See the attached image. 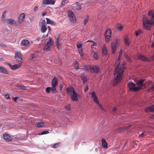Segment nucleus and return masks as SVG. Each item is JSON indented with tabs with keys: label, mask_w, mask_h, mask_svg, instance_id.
I'll return each mask as SVG.
<instances>
[{
	"label": "nucleus",
	"mask_w": 154,
	"mask_h": 154,
	"mask_svg": "<svg viewBox=\"0 0 154 154\" xmlns=\"http://www.w3.org/2000/svg\"><path fill=\"white\" fill-rule=\"evenodd\" d=\"M44 125L43 122H40L37 124V126L38 128L42 127H44Z\"/></svg>",
	"instance_id": "2f4dec72"
},
{
	"label": "nucleus",
	"mask_w": 154,
	"mask_h": 154,
	"mask_svg": "<svg viewBox=\"0 0 154 154\" xmlns=\"http://www.w3.org/2000/svg\"><path fill=\"white\" fill-rule=\"evenodd\" d=\"M148 90L150 92L153 91H154V84L152 85L151 87H149Z\"/></svg>",
	"instance_id": "72a5a7b5"
},
{
	"label": "nucleus",
	"mask_w": 154,
	"mask_h": 154,
	"mask_svg": "<svg viewBox=\"0 0 154 154\" xmlns=\"http://www.w3.org/2000/svg\"><path fill=\"white\" fill-rule=\"evenodd\" d=\"M77 93H76L75 92H74L71 95V100L73 101H77L78 100V98L77 97Z\"/></svg>",
	"instance_id": "ddd939ff"
},
{
	"label": "nucleus",
	"mask_w": 154,
	"mask_h": 154,
	"mask_svg": "<svg viewBox=\"0 0 154 154\" xmlns=\"http://www.w3.org/2000/svg\"><path fill=\"white\" fill-rule=\"evenodd\" d=\"M92 67V66H85V68L86 70H87L89 71H90L91 72Z\"/></svg>",
	"instance_id": "473e14b6"
},
{
	"label": "nucleus",
	"mask_w": 154,
	"mask_h": 154,
	"mask_svg": "<svg viewBox=\"0 0 154 154\" xmlns=\"http://www.w3.org/2000/svg\"><path fill=\"white\" fill-rule=\"evenodd\" d=\"M97 104L98 105V106L101 109V110L104 111H105V109H104V108L101 105V104L99 103H98V104Z\"/></svg>",
	"instance_id": "de8ad7c7"
},
{
	"label": "nucleus",
	"mask_w": 154,
	"mask_h": 154,
	"mask_svg": "<svg viewBox=\"0 0 154 154\" xmlns=\"http://www.w3.org/2000/svg\"><path fill=\"white\" fill-rule=\"evenodd\" d=\"M79 53L81 56L82 57L83 55V50L82 48L79 49L78 50Z\"/></svg>",
	"instance_id": "79ce46f5"
},
{
	"label": "nucleus",
	"mask_w": 154,
	"mask_h": 154,
	"mask_svg": "<svg viewBox=\"0 0 154 154\" xmlns=\"http://www.w3.org/2000/svg\"><path fill=\"white\" fill-rule=\"evenodd\" d=\"M81 79L84 83L87 82V79L86 75L85 73H83L82 75Z\"/></svg>",
	"instance_id": "a878e982"
},
{
	"label": "nucleus",
	"mask_w": 154,
	"mask_h": 154,
	"mask_svg": "<svg viewBox=\"0 0 154 154\" xmlns=\"http://www.w3.org/2000/svg\"><path fill=\"white\" fill-rule=\"evenodd\" d=\"M89 20L88 19V18H86L84 21V24L85 25L88 22Z\"/></svg>",
	"instance_id": "6e6d98bb"
},
{
	"label": "nucleus",
	"mask_w": 154,
	"mask_h": 154,
	"mask_svg": "<svg viewBox=\"0 0 154 154\" xmlns=\"http://www.w3.org/2000/svg\"><path fill=\"white\" fill-rule=\"evenodd\" d=\"M75 68L77 70L79 69V66L78 63L76 61L74 63Z\"/></svg>",
	"instance_id": "a19ab883"
},
{
	"label": "nucleus",
	"mask_w": 154,
	"mask_h": 154,
	"mask_svg": "<svg viewBox=\"0 0 154 154\" xmlns=\"http://www.w3.org/2000/svg\"><path fill=\"white\" fill-rule=\"evenodd\" d=\"M38 9V8L37 6H35L34 9V11H36Z\"/></svg>",
	"instance_id": "69168bd1"
},
{
	"label": "nucleus",
	"mask_w": 154,
	"mask_h": 154,
	"mask_svg": "<svg viewBox=\"0 0 154 154\" xmlns=\"http://www.w3.org/2000/svg\"><path fill=\"white\" fill-rule=\"evenodd\" d=\"M53 45L52 43V39L50 38L44 46V47L43 50L44 51H48L49 50L50 47Z\"/></svg>",
	"instance_id": "20e7f679"
},
{
	"label": "nucleus",
	"mask_w": 154,
	"mask_h": 154,
	"mask_svg": "<svg viewBox=\"0 0 154 154\" xmlns=\"http://www.w3.org/2000/svg\"><path fill=\"white\" fill-rule=\"evenodd\" d=\"M101 143L102 146L104 148H106L107 147V143L105 140L104 139H102L101 140Z\"/></svg>",
	"instance_id": "5701e85b"
},
{
	"label": "nucleus",
	"mask_w": 154,
	"mask_h": 154,
	"mask_svg": "<svg viewBox=\"0 0 154 154\" xmlns=\"http://www.w3.org/2000/svg\"><path fill=\"white\" fill-rule=\"evenodd\" d=\"M4 139L7 141L10 142L12 140V138L6 133H4L3 135Z\"/></svg>",
	"instance_id": "6e6552de"
},
{
	"label": "nucleus",
	"mask_w": 154,
	"mask_h": 154,
	"mask_svg": "<svg viewBox=\"0 0 154 154\" xmlns=\"http://www.w3.org/2000/svg\"><path fill=\"white\" fill-rule=\"evenodd\" d=\"M127 128L125 127H121L118 128V130L121 131H123L125 130Z\"/></svg>",
	"instance_id": "ea45409f"
},
{
	"label": "nucleus",
	"mask_w": 154,
	"mask_h": 154,
	"mask_svg": "<svg viewBox=\"0 0 154 154\" xmlns=\"http://www.w3.org/2000/svg\"><path fill=\"white\" fill-rule=\"evenodd\" d=\"M5 97L7 99H9L10 98V95L8 94H5Z\"/></svg>",
	"instance_id": "864d4df0"
},
{
	"label": "nucleus",
	"mask_w": 154,
	"mask_h": 154,
	"mask_svg": "<svg viewBox=\"0 0 154 154\" xmlns=\"http://www.w3.org/2000/svg\"><path fill=\"white\" fill-rule=\"evenodd\" d=\"M18 98L17 97H13V98H12V100H14V101L15 102H17V99Z\"/></svg>",
	"instance_id": "680f3d73"
},
{
	"label": "nucleus",
	"mask_w": 154,
	"mask_h": 154,
	"mask_svg": "<svg viewBox=\"0 0 154 154\" xmlns=\"http://www.w3.org/2000/svg\"><path fill=\"white\" fill-rule=\"evenodd\" d=\"M151 24L153 25L154 26V19H152L151 18Z\"/></svg>",
	"instance_id": "052dcab7"
},
{
	"label": "nucleus",
	"mask_w": 154,
	"mask_h": 154,
	"mask_svg": "<svg viewBox=\"0 0 154 154\" xmlns=\"http://www.w3.org/2000/svg\"><path fill=\"white\" fill-rule=\"evenodd\" d=\"M55 87L56 86H52L51 88V90L52 92L54 93H56V90Z\"/></svg>",
	"instance_id": "f704fd0d"
},
{
	"label": "nucleus",
	"mask_w": 154,
	"mask_h": 154,
	"mask_svg": "<svg viewBox=\"0 0 154 154\" xmlns=\"http://www.w3.org/2000/svg\"><path fill=\"white\" fill-rule=\"evenodd\" d=\"M47 23L50 24L52 25H54L56 24L55 23L53 20H51L50 19L46 18Z\"/></svg>",
	"instance_id": "393cba45"
},
{
	"label": "nucleus",
	"mask_w": 154,
	"mask_h": 154,
	"mask_svg": "<svg viewBox=\"0 0 154 154\" xmlns=\"http://www.w3.org/2000/svg\"><path fill=\"white\" fill-rule=\"evenodd\" d=\"M60 40V36L58 35L56 38L55 41L56 44L57 46V48L58 49H60L61 45H60L59 42Z\"/></svg>",
	"instance_id": "f3484780"
},
{
	"label": "nucleus",
	"mask_w": 154,
	"mask_h": 154,
	"mask_svg": "<svg viewBox=\"0 0 154 154\" xmlns=\"http://www.w3.org/2000/svg\"><path fill=\"white\" fill-rule=\"evenodd\" d=\"M148 16L151 17L152 19H154V13L152 11H150L148 12Z\"/></svg>",
	"instance_id": "bb28decb"
},
{
	"label": "nucleus",
	"mask_w": 154,
	"mask_h": 154,
	"mask_svg": "<svg viewBox=\"0 0 154 154\" xmlns=\"http://www.w3.org/2000/svg\"><path fill=\"white\" fill-rule=\"evenodd\" d=\"M150 19H151V18ZM143 28L147 30H150L151 29V25H152L151 24V20H149L147 18H145V19L144 17L143 18Z\"/></svg>",
	"instance_id": "7ed1b4c3"
},
{
	"label": "nucleus",
	"mask_w": 154,
	"mask_h": 154,
	"mask_svg": "<svg viewBox=\"0 0 154 154\" xmlns=\"http://www.w3.org/2000/svg\"><path fill=\"white\" fill-rule=\"evenodd\" d=\"M15 57L21 60L22 59L20 53L18 52H16L15 54Z\"/></svg>",
	"instance_id": "c85d7f7f"
},
{
	"label": "nucleus",
	"mask_w": 154,
	"mask_h": 154,
	"mask_svg": "<svg viewBox=\"0 0 154 154\" xmlns=\"http://www.w3.org/2000/svg\"><path fill=\"white\" fill-rule=\"evenodd\" d=\"M91 95V97L93 99L94 101L96 104H98L99 102L98 100V99L97 97L95 94V93L94 92H92L90 94Z\"/></svg>",
	"instance_id": "9d476101"
},
{
	"label": "nucleus",
	"mask_w": 154,
	"mask_h": 154,
	"mask_svg": "<svg viewBox=\"0 0 154 154\" xmlns=\"http://www.w3.org/2000/svg\"><path fill=\"white\" fill-rule=\"evenodd\" d=\"M145 111L146 112H152L154 111V105H152L151 106L147 107L145 109Z\"/></svg>",
	"instance_id": "a211bd4d"
},
{
	"label": "nucleus",
	"mask_w": 154,
	"mask_h": 154,
	"mask_svg": "<svg viewBox=\"0 0 154 154\" xmlns=\"http://www.w3.org/2000/svg\"><path fill=\"white\" fill-rule=\"evenodd\" d=\"M144 82V79H141L137 82L136 84L138 85V87H135L136 84L132 82H129L128 84V87L129 88V91H139L141 89L143 85Z\"/></svg>",
	"instance_id": "f03ea898"
},
{
	"label": "nucleus",
	"mask_w": 154,
	"mask_h": 154,
	"mask_svg": "<svg viewBox=\"0 0 154 154\" xmlns=\"http://www.w3.org/2000/svg\"><path fill=\"white\" fill-rule=\"evenodd\" d=\"M146 135V133L145 132H143L139 136L140 137H142Z\"/></svg>",
	"instance_id": "8fccbe9b"
},
{
	"label": "nucleus",
	"mask_w": 154,
	"mask_h": 154,
	"mask_svg": "<svg viewBox=\"0 0 154 154\" xmlns=\"http://www.w3.org/2000/svg\"><path fill=\"white\" fill-rule=\"evenodd\" d=\"M137 57L139 60L143 61L150 62L151 61L150 59L148 57H146L143 55L140 54L137 55Z\"/></svg>",
	"instance_id": "423d86ee"
},
{
	"label": "nucleus",
	"mask_w": 154,
	"mask_h": 154,
	"mask_svg": "<svg viewBox=\"0 0 154 154\" xmlns=\"http://www.w3.org/2000/svg\"><path fill=\"white\" fill-rule=\"evenodd\" d=\"M88 90V87L87 85H86L85 89V92H86Z\"/></svg>",
	"instance_id": "e2e57ef3"
},
{
	"label": "nucleus",
	"mask_w": 154,
	"mask_h": 154,
	"mask_svg": "<svg viewBox=\"0 0 154 154\" xmlns=\"http://www.w3.org/2000/svg\"><path fill=\"white\" fill-rule=\"evenodd\" d=\"M124 43L125 45L127 46H128L130 44V42L129 40V39L127 37H125L124 39Z\"/></svg>",
	"instance_id": "4be33fe9"
},
{
	"label": "nucleus",
	"mask_w": 154,
	"mask_h": 154,
	"mask_svg": "<svg viewBox=\"0 0 154 154\" xmlns=\"http://www.w3.org/2000/svg\"><path fill=\"white\" fill-rule=\"evenodd\" d=\"M25 14L24 13L20 14L18 18V21L20 23H21L24 20L25 17Z\"/></svg>",
	"instance_id": "1a4fd4ad"
},
{
	"label": "nucleus",
	"mask_w": 154,
	"mask_h": 154,
	"mask_svg": "<svg viewBox=\"0 0 154 154\" xmlns=\"http://www.w3.org/2000/svg\"><path fill=\"white\" fill-rule=\"evenodd\" d=\"M2 20L3 21L5 22V15H2Z\"/></svg>",
	"instance_id": "13d9d810"
},
{
	"label": "nucleus",
	"mask_w": 154,
	"mask_h": 154,
	"mask_svg": "<svg viewBox=\"0 0 154 154\" xmlns=\"http://www.w3.org/2000/svg\"><path fill=\"white\" fill-rule=\"evenodd\" d=\"M116 42H112L111 45L112 52L113 54H114L116 50Z\"/></svg>",
	"instance_id": "6ab92c4d"
},
{
	"label": "nucleus",
	"mask_w": 154,
	"mask_h": 154,
	"mask_svg": "<svg viewBox=\"0 0 154 154\" xmlns=\"http://www.w3.org/2000/svg\"><path fill=\"white\" fill-rule=\"evenodd\" d=\"M47 28L45 25H43L42 26L41 30L42 32H45L47 30Z\"/></svg>",
	"instance_id": "c756f323"
},
{
	"label": "nucleus",
	"mask_w": 154,
	"mask_h": 154,
	"mask_svg": "<svg viewBox=\"0 0 154 154\" xmlns=\"http://www.w3.org/2000/svg\"><path fill=\"white\" fill-rule=\"evenodd\" d=\"M0 72L5 74H8V72L6 69L4 67L0 66Z\"/></svg>",
	"instance_id": "412c9836"
},
{
	"label": "nucleus",
	"mask_w": 154,
	"mask_h": 154,
	"mask_svg": "<svg viewBox=\"0 0 154 154\" xmlns=\"http://www.w3.org/2000/svg\"><path fill=\"white\" fill-rule=\"evenodd\" d=\"M76 9L77 10H81V5H79L78 4H76Z\"/></svg>",
	"instance_id": "09e8293b"
},
{
	"label": "nucleus",
	"mask_w": 154,
	"mask_h": 154,
	"mask_svg": "<svg viewBox=\"0 0 154 154\" xmlns=\"http://www.w3.org/2000/svg\"><path fill=\"white\" fill-rule=\"evenodd\" d=\"M35 55L34 54H32L29 55L28 57V59L29 60H32L34 58Z\"/></svg>",
	"instance_id": "e433bc0d"
},
{
	"label": "nucleus",
	"mask_w": 154,
	"mask_h": 154,
	"mask_svg": "<svg viewBox=\"0 0 154 154\" xmlns=\"http://www.w3.org/2000/svg\"><path fill=\"white\" fill-rule=\"evenodd\" d=\"M116 28L117 29H118L119 30H122L123 29V27L122 26L119 24H118Z\"/></svg>",
	"instance_id": "4c0bfd02"
},
{
	"label": "nucleus",
	"mask_w": 154,
	"mask_h": 154,
	"mask_svg": "<svg viewBox=\"0 0 154 154\" xmlns=\"http://www.w3.org/2000/svg\"><path fill=\"white\" fill-rule=\"evenodd\" d=\"M67 93L71 95L73 94L74 92H75L74 89L72 87H69L67 88L66 89Z\"/></svg>",
	"instance_id": "f8f14e48"
},
{
	"label": "nucleus",
	"mask_w": 154,
	"mask_h": 154,
	"mask_svg": "<svg viewBox=\"0 0 154 154\" xmlns=\"http://www.w3.org/2000/svg\"><path fill=\"white\" fill-rule=\"evenodd\" d=\"M49 133V132L48 131H42L40 134L43 135V134H48Z\"/></svg>",
	"instance_id": "603ef678"
},
{
	"label": "nucleus",
	"mask_w": 154,
	"mask_h": 154,
	"mask_svg": "<svg viewBox=\"0 0 154 154\" xmlns=\"http://www.w3.org/2000/svg\"><path fill=\"white\" fill-rule=\"evenodd\" d=\"M99 69L98 67L95 66H92L91 72L97 73L99 72Z\"/></svg>",
	"instance_id": "2eb2a0df"
},
{
	"label": "nucleus",
	"mask_w": 154,
	"mask_h": 154,
	"mask_svg": "<svg viewBox=\"0 0 154 154\" xmlns=\"http://www.w3.org/2000/svg\"><path fill=\"white\" fill-rule=\"evenodd\" d=\"M21 65V64L20 63L19 64H15L13 65H12L11 68L12 70H15L16 69L19 68L20 67Z\"/></svg>",
	"instance_id": "b1692460"
},
{
	"label": "nucleus",
	"mask_w": 154,
	"mask_h": 154,
	"mask_svg": "<svg viewBox=\"0 0 154 154\" xmlns=\"http://www.w3.org/2000/svg\"><path fill=\"white\" fill-rule=\"evenodd\" d=\"M67 2V0H62L61 3V5L62 6H64L65 5V4Z\"/></svg>",
	"instance_id": "49530a36"
},
{
	"label": "nucleus",
	"mask_w": 154,
	"mask_h": 154,
	"mask_svg": "<svg viewBox=\"0 0 154 154\" xmlns=\"http://www.w3.org/2000/svg\"><path fill=\"white\" fill-rule=\"evenodd\" d=\"M18 88L20 89H22L23 90H26L27 89L26 87L23 85H18Z\"/></svg>",
	"instance_id": "7c9ffc66"
},
{
	"label": "nucleus",
	"mask_w": 154,
	"mask_h": 154,
	"mask_svg": "<svg viewBox=\"0 0 154 154\" xmlns=\"http://www.w3.org/2000/svg\"><path fill=\"white\" fill-rule=\"evenodd\" d=\"M65 108L67 110H69L70 108V105L68 104L67 106H65Z\"/></svg>",
	"instance_id": "4d7b16f0"
},
{
	"label": "nucleus",
	"mask_w": 154,
	"mask_h": 154,
	"mask_svg": "<svg viewBox=\"0 0 154 154\" xmlns=\"http://www.w3.org/2000/svg\"><path fill=\"white\" fill-rule=\"evenodd\" d=\"M49 5L48 0H42V6H45Z\"/></svg>",
	"instance_id": "cd10ccee"
},
{
	"label": "nucleus",
	"mask_w": 154,
	"mask_h": 154,
	"mask_svg": "<svg viewBox=\"0 0 154 154\" xmlns=\"http://www.w3.org/2000/svg\"><path fill=\"white\" fill-rule=\"evenodd\" d=\"M105 39L107 42H109L110 40L111 35V32L110 29H107L105 33Z\"/></svg>",
	"instance_id": "39448f33"
},
{
	"label": "nucleus",
	"mask_w": 154,
	"mask_h": 154,
	"mask_svg": "<svg viewBox=\"0 0 154 154\" xmlns=\"http://www.w3.org/2000/svg\"><path fill=\"white\" fill-rule=\"evenodd\" d=\"M58 82V79L56 77H54V78L51 82V85L52 86H56Z\"/></svg>",
	"instance_id": "4468645a"
},
{
	"label": "nucleus",
	"mask_w": 154,
	"mask_h": 154,
	"mask_svg": "<svg viewBox=\"0 0 154 154\" xmlns=\"http://www.w3.org/2000/svg\"><path fill=\"white\" fill-rule=\"evenodd\" d=\"M56 0H48L49 5H54L56 2Z\"/></svg>",
	"instance_id": "58836bf2"
},
{
	"label": "nucleus",
	"mask_w": 154,
	"mask_h": 154,
	"mask_svg": "<svg viewBox=\"0 0 154 154\" xmlns=\"http://www.w3.org/2000/svg\"><path fill=\"white\" fill-rule=\"evenodd\" d=\"M6 12H7L6 11H4V12L3 13L2 15H5L6 13Z\"/></svg>",
	"instance_id": "338daca9"
},
{
	"label": "nucleus",
	"mask_w": 154,
	"mask_h": 154,
	"mask_svg": "<svg viewBox=\"0 0 154 154\" xmlns=\"http://www.w3.org/2000/svg\"><path fill=\"white\" fill-rule=\"evenodd\" d=\"M29 42L27 40H23L21 41V46H27L29 44Z\"/></svg>",
	"instance_id": "dca6fc26"
},
{
	"label": "nucleus",
	"mask_w": 154,
	"mask_h": 154,
	"mask_svg": "<svg viewBox=\"0 0 154 154\" xmlns=\"http://www.w3.org/2000/svg\"><path fill=\"white\" fill-rule=\"evenodd\" d=\"M68 15L69 17L70 18L71 21L72 23L75 22V18L74 16V14L72 11H69L68 13Z\"/></svg>",
	"instance_id": "0eeeda50"
},
{
	"label": "nucleus",
	"mask_w": 154,
	"mask_h": 154,
	"mask_svg": "<svg viewBox=\"0 0 154 154\" xmlns=\"http://www.w3.org/2000/svg\"><path fill=\"white\" fill-rule=\"evenodd\" d=\"M102 53L104 55L106 56L107 55V51L105 45H104L102 48Z\"/></svg>",
	"instance_id": "aec40b11"
},
{
	"label": "nucleus",
	"mask_w": 154,
	"mask_h": 154,
	"mask_svg": "<svg viewBox=\"0 0 154 154\" xmlns=\"http://www.w3.org/2000/svg\"><path fill=\"white\" fill-rule=\"evenodd\" d=\"M125 58H126V59L128 61H129L130 60V58L128 56L126 55Z\"/></svg>",
	"instance_id": "bf43d9fd"
},
{
	"label": "nucleus",
	"mask_w": 154,
	"mask_h": 154,
	"mask_svg": "<svg viewBox=\"0 0 154 154\" xmlns=\"http://www.w3.org/2000/svg\"><path fill=\"white\" fill-rule=\"evenodd\" d=\"M0 46L2 47H6V45L5 44H1L0 45Z\"/></svg>",
	"instance_id": "0e129e2a"
},
{
	"label": "nucleus",
	"mask_w": 154,
	"mask_h": 154,
	"mask_svg": "<svg viewBox=\"0 0 154 154\" xmlns=\"http://www.w3.org/2000/svg\"><path fill=\"white\" fill-rule=\"evenodd\" d=\"M116 110V108L115 107L113 109L112 111L113 112H115Z\"/></svg>",
	"instance_id": "774afa93"
},
{
	"label": "nucleus",
	"mask_w": 154,
	"mask_h": 154,
	"mask_svg": "<svg viewBox=\"0 0 154 154\" xmlns=\"http://www.w3.org/2000/svg\"><path fill=\"white\" fill-rule=\"evenodd\" d=\"M122 54V51L120 50V53L119 56V60L116 62V66L114 70V75L115 76L113 84L114 85H117L120 82L123 77L122 74L125 69V63L124 62L122 64V66L119 67L120 62L119 57H121Z\"/></svg>",
	"instance_id": "f257e3e1"
},
{
	"label": "nucleus",
	"mask_w": 154,
	"mask_h": 154,
	"mask_svg": "<svg viewBox=\"0 0 154 154\" xmlns=\"http://www.w3.org/2000/svg\"><path fill=\"white\" fill-rule=\"evenodd\" d=\"M51 88L49 87H48L46 88V92L47 93H49L51 91Z\"/></svg>",
	"instance_id": "a18cd8bd"
},
{
	"label": "nucleus",
	"mask_w": 154,
	"mask_h": 154,
	"mask_svg": "<svg viewBox=\"0 0 154 154\" xmlns=\"http://www.w3.org/2000/svg\"><path fill=\"white\" fill-rule=\"evenodd\" d=\"M17 22L16 21L14 20L11 19H8L7 20L6 23L7 24H10L11 25H17Z\"/></svg>",
	"instance_id": "9b49d317"
},
{
	"label": "nucleus",
	"mask_w": 154,
	"mask_h": 154,
	"mask_svg": "<svg viewBox=\"0 0 154 154\" xmlns=\"http://www.w3.org/2000/svg\"><path fill=\"white\" fill-rule=\"evenodd\" d=\"M87 42H91L92 43H93V44H92L91 45V48H93V47H94V46H96V45H97V43H96L95 42H93V41H89V40H88V41Z\"/></svg>",
	"instance_id": "37998d69"
},
{
	"label": "nucleus",
	"mask_w": 154,
	"mask_h": 154,
	"mask_svg": "<svg viewBox=\"0 0 154 154\" xmlns=\"http://www.w3.org/2000/svg\"><path fill=\"white\" fill-rule=\"evenodd\" d=\"M93 56L94 58L95 59L97 60L98 58V56L97 53L96 52H94L93 54Z\"/></svg>",
	"instance_id": "c03bdc74"
},
{
	"label": "nucleus",
	"mask_w": 154,
	"mask_h": 154,
	"mask_svg": "<svg viewBox=\"0 0 154 154\" xmlns=\"http://www.w3.org/2000/svg\"><path fill=\"white\" fill-rule=\"evenodd\" d=\"M82 44L79 43H77V48L78 49L82 47Z\"/></svg>",
	"instance_id": "3c124183"
},
{
	"label": "nucleus",
	"mask_w": 154,
	"mask_h": 154,
	"mask_svg": "<svg viewBox=\"0 0 154 154\" xmlns=\"http://www.w3.org/2000/svg\"><path fill=\"white\" fill-rule=\"evenodd\" d=\"M142 33V31L141 30L139 29L135 32V35L136 36H138Z\"/></svg>",
	"instance_id": "c9c22d12"
},
{
	"label": "nucleus",
	"mask_w": 154,
	"mask_h": 154,
	"mask_svg": "<svg viewBox=\"0 0 154 154\" xmlns=\"http://www.w3.org/2000/svg\"><path fill=\"white\" fill-rule=\"evenodd\" d=\"M59 145H60V143H57L54 144L53 145V147L54 148H56L57 147L59 146Z\"/></svg>",
	"instance_id": "5fc2aeb1"
}]
</instances>
